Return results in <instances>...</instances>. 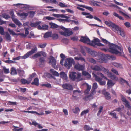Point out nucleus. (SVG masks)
<instances>
[{"mask_svg":"<svg viewBox=\"0 0 131 131\" xmlns=\"http://www.w3.org/2000/svg\"><path fill=\"white\" fill-rule=\"evenodd\" d=\"M102 41L103 43L105 44H108L109 48H107V49H103L105 51L107 50L111 53L117 54L119 56H123V52L121 48L118 46L114 44H110L109 42L106 40L102 39Z\"/></svg>","mask_w":131,"mask_h":131,"instance_id":"nucleus-1","label":"nucleus"},{"mask_svg":"<svg viewBox=\"0 0 131 131\" xmlns=\"http://www.w3.org/2000/svg\"><path fill=\"white\" fill-rule=\"evenodd\" d=\"M80 41L84 43L91 45L92 46L96 45L99 46H103L104 45L100 43V40L97 38H95L91 42L90 40L87 37H81Z\"/></svg>","mask_w":131,"mask_h":131,"instance_id":"nucleus-2","label":"nucleus"},{"mask_svg":"<svg viewBox=\"0 0 131 131\" xmlns=\"http://www.w3.org/2000/svg\"><path fill=\"white\" fill-rule=\"evenodd\" d=\"M60 28L64 31L60 32V33L62 35L66 36H68L72 35L73 34L72 31L65 28L62 26H60Z\"/></svg>","mask_w":131,"mask_h":131,"instance_id":"nucleus-3","label":"nucleus"},{"mask_svg":"<svg viewBox=\"0 0 131 131\" xmlns=\"http://www.w3.org/2000/svg\"><path fill=\"white\" fill-rule=\"evenodd\" d=\"M75 62L73 58H69L66 59L64 66L67 68L69 69L72 66V64H74Z\"/></svg>","mask_w":131,"mask_h":131,"instance_id":"nucleus-4","label":"nucleus"},{"mask_svg":"<svg viewBox=\"0 0 131 131\" xmlns=\"http://www.w3.org/2000/svg\"><path fill=\"white\" fill-rule=\"evenodd\" d=\"M110 56L108 55H105L103 54L100 56L99 58L97 59V61L99 63L104 62H106L107 61V59H109Z\"/></svg>","mask_w":131,"mask_h":131,"instance_id":"nucleus-5","label":"nucleus"},{"mask_svg":"<svg viewBox=\"0 0 131 131\" xmlns=\"http://www.w3.org/2000/svg\"><path fill=\"white\" fill-rule=\"evenodd\" d=\"M105 24L110 27L114 31L116 32L119 27L113 23L108 21H106Z\"/></svg>","mask_w":131,"mask_h":131,"instance_id":"nucleus-6","label":"nucleus"},{"mask_svg":"<svg viewBox=\"0 0 131 131\" xmlns=\"http://www.w3.org/2000/svg\"><path fill=\"white\" fill-rule=\"evenodd\" d=\"M10 14L12 16V21L15 23L18 26H20L22 25V23L18 20L16 18H15V16L14 15V13L13 11H11L10 13Z\"/></svg>","mask_w":131,"mask_h":131,"instance_id":"nucleus-7","label":"nucleus"},{"mask_svg":"<svg viewBox=\"0 0 131 131\" xmlns=\"http://www.w3.org/2000/svg\"><path fill=\"white\" fill-rule=\"evenodd\" d=\"M93 77L95 78V80L99 82L100 85H104L106 84V81H102V78L99 77V76H97L94 73L92 74Z\"/></svg>","mask_w":131,"mask_h":131,"instance_id":"nucleus-8","label":"nucleus"},{"mask_svg":"<svg viewBox=\"0 0 131 131\" xmlns=\"http://www.w3.org/2000/svg\"><path fill=\"white\" fill-rule=\"evenodd\" d=\"M37 48L35 47L32 49L31 51H29L24 56H21V58L22 59H26L28 58L29 56L34 53L37 50Z\"/></svg>","mask_w":131,"mask_h":131,"instance_id":"nucleus-9","label":"nucleus"},{"mask_svg":"<svg viewBox=\"0 0 131 131\" xmlns=\"http://www.w3.org/2000/svg\"><path fill=\"white\" fill-rule=\"evenodd\" d=\"M49 63L54 68L56 64V60L54 58L51 56L49 58Z\"/></svg>","mask_w":131,"mask_h":131,"instance_id":"nucleus-10","label":"nucleus"},{"mask_svg":"<svg viewBox=\"0 0 131 131\" xmlns=\"http://www.w3.org/2000/svg\"><path fill=\"white\" fill-rule=\"evenodd\" d=\"M43 56L45 57L46 56V54L43 51H40L38 52L37 53L35 54L32 56V58L33 59H35L37 58Z\"/></svg>","mask_w":131,"mask_h":131,"instance_id":"nucleus-11","label":"nucleus"},{"mask_svg":"<svg viewBox=\"0 0 131 131\" xmlns=\"http://www.w3.org/2000/svg\"><path fill=\"white\" fill-rule=\"evenodd\" d=\"M122 100L124 104L125 105L126 107L129 109L131 108V106L129 104V102L122 95H121Z\"/></svg>","mask_w":131,"mask_h":131,"instance_id":"nucleus-12","label":"nucleus"},{"mask_svg":"<svg viewBox=\"0 0 131 131\" xmlns=\"http://www.w3.org/2000/svg\"><path fill=\"white\" fill-rule=\"evenodd\" d=\"M74 68L75 69L78 71H81L84 69L85 66L84 65H80L79 63H77L74 65Z\"/></svg>","mask_w":131,"mask_h":131,"instance_id":"nucleus-13","label":"nucleus"},{"mask_svg":"<svg viewBox=\"0 0 131 131\" xmlns=\"http://www.w3.org/2000/svg\"><path fill=\"white\" fill-rule=\"evenodd\" d=\"M102 92V93L104 95L106 99L109 100L111 98V96L110 94L108 92H106L105 89H103Z\"/></svg>","mask_w":131,"mask_h":131,"instance_id":"nucleus-14","label":"nucleus"},{"mask_svg":"<svg viewBox=\"0 0 131 131\" xmlns=\"http://www.w3.org/2000/svg\"><path fill=\"white\" fill-rule=\"evenodd\" d=\"M62 87L64 89L69 90H72L73 89V87L72 86L69 84H65L62 85Z\"/></svg>","mask_w":131,"mask_h":131,"instance_id":"nucleus-15","label":"nucleus"},{"mask_svg":"<svg viewBox=\"0 0 131 131\" xmlns=\"http://www.w3.org/2000/svg\"><path fill=\"white\" fill-rule=\"evenodd\" d=\"M48 26L46 24L42 25V26L39 25L37 26L38 29L41 30H46L48 29Z\"/></svg>","mask_w":131,"mask_h":131,"instance_id":"nucleus-16","label":"nucleus"},{"mask_svg":"<svg viewBox=\"0 0 131 131\" xmlns=\"http://www.w3.org/2000/svg\"><path fill=\"white\" fill-rule=\"evenodd\" d=\"M74 58L76 60H80L82 62L84 61L85 62H86L84 58L80 55H79L75 56Z\"/></svg>","mask_w":131,"mask_h":131,"instance_id":"nucleus-17","label":"nucleus"},{"mask_svg":"<svg viewBox=\"0 0 131 131\" xmlns=\"http://www.w3.org/2000/svg\"><path fill=\"white\" fill-rule=\"evenodd\" d=\"M76 73L75 72H71L69 74V77L72 80H75L76 79Z\"/></svg>","mask_w":131,"mask_h":131,"instance_id":"nucleus-18","label":"nucleus"},{"mask_svg":"<svg viewBox=\"0 0 131 131\" xmlns=\"http://www.w3.org/2000/svg\"><path fill=\"white\" fill-rule=\"evenodd\" d=\"M18 16L24 18H26L28 15V13L23 12L22 13H17Z\"/></svg>","mask_w":131,"mask_h":131,"instance_id":"nucleus-19","label":"nucleus"},{"mask_svg":"<svg viewBox=\"0 0 131 131\" xmlns=\"http://www.w3.org/2000/svg\"><path fill=\"white\" fill-rule=\"evenodd\" d=\"M8 31L9 32L10 34L11 35H20L21 36H25V35L23 34V33H19L18 34H17L15 33L14 32V31L10 28H8Z\"/></svg>","mask_w":131,"mask_h":131,"instance_id":"nucleus-20","label":"nucleus"},{"mask_svg":"<svg viewBox=\"0 0 131 131\" xmlns=\"http://www.w3.org/2000/svg\"><path fill=\"white\" fill-rule=\"evenodd\" d=\"M116 31H117V33L122 37H123L125 36V33L121 28L119 27Z\"/></svg>","mask_w":131,"mask_h":131,"instance_id":"nucleus-21","label":"nucleus"},{"mask_svg":"<svg viewBox=\"0 0 131 131\" xmlns=\"http://www.w3.org/2000/svg\"><path fill=\"white\" fill-rule=\"evenodd\" d=\"M102 66H95L91 67L92 69L93 70L98 71H101Z\"/></svg>","mask_w":131,"mask_h":131,"instance_id":"nucleus-22","label":"nucleus"},{"mask_svg":"<svg viewBox=\"0 0 131 131\" xmlns=\"http://www.w3.org/2000/svg\"><path fill=\"white\" fill-rule=\"evenodd\" d=\"M108 76L114 81H117L118 80V78L114 75L112 74L111 72L108 73Z\"/></svg>","mask_w":131,"mask_h":131,"instance_id":"nucleus-23","label":"nucleus"},{"mask_svg":"<svg viewBox=\"0 0 131 131\" xmlns=\"http://www.w3.org/2000/svg\"><path fill=\"white\" fill-rule=\"evenodd\" d=\"M107 80L108 81L107 83L108 87H111L115 84V83L112 80L108 79Z\"/></svg>","mask_w":131,"mask_h":131,"instance_id":"nucleus-24","label":"nucleus"},{"mask_svg":"<svg viewBox=\"0 0 131 131\" xmlns=\"http://www.w3.org/2000/svg\"><path fill=\"white\" fill-rule=\"evenodd\" d=\"M118 12L120 14L124 16L125 18H130V17L124 11V12L121 10H119Z\"/></svg>","mask_w":131,"mask_h":131,"instance_id":"nucleus-25","label":"nucleus"},{"mask_svg":"<svg viewBox=\"0 0 131 131\" xmlns=\"http://www.w3.org/2000/svg\"><path fill=\"white\" fill-rule=\"evenodd\" d=\"M11 74L12 75H14L17 74V72L15 68L12 67L11 69Z\"/></svg>","mask_w":131,"mask_h":131,"instance_id":"nucleus-26","label":"nucleus"},{"mask_svg":"<svg viewBox=\"0 0 131 131\" xmlns=\"http://www.w3.org/2000/svg\"><path fill=\"white\" fill-rule=\"evenodd\" d=\"M85 85H86L87 87V89L85 91V93L87 94L91 88V86L89 85L87 83H85Z\"/></svg>","mask_w":131,"mask_h":131,"instance_id":"nucleus-27","label":"nucleus"},{"mask_svg":"<svg viewBox=\"0 0 131 131\" xmlns=\"http://www.w3.org/2000/svg\"><path fill=\"white\" fill-rule=\"evenodd\" d=\"M87 50L88 53L93 56H95L96 54V53L94 51L92 50L91 49L88 48Z\"/></svg>","mask_w":131,"mask_h":131,"instance_id":"nucleus-28","label":"nucleus"},{"mask_svg":"<svg viewBox=\"0 0 131 131\" xmlns=\"http://www.w3.org/2000/svg\"><path fill=\"white\" fill-rule=\"evenodd\" d=\"M41 21H38L34 23H31L30 25V26L32 27H35L37 26H38L39 24L41 23Z\"/></svg>","mask_w":131,"mask_h":131,"instance_id":"nucleus-29","label":"nucleus"},{"mask_svg":"<svg viewBox=\"0 0 131 131\" xmlns=\"http://www.w3.org/2000/svg\"><path fill=\"white\" fill-rule=\"evenodd\" d=\"M39 61V65L41 67L44 64L45 62V60L43 58H40Z\"/></svg>","mask_w":131,"mask_h":131,"instance_id":"nucleus-30","label":"nucleus"},{"mask_svg":"<svg viewBox=\"0 0 131 131\" xmlns=\"http://www.w3.org/2000/svg\"><path fill=\"white\" fill-rule=\"evenodd\" d=\"M103 71L108 76V73H110L111 72H109L108 70L106 69L105 68L102 66L101 68V71Z\"/></svg>","mask_w":131,"mask_h":131,"instance_id":"nucleus-31","label":"nucleus"},{"mask_svg":"<svg viewBox=\"0 0 131 131\" xmlns=\"http://www.w3.org/2000/svg\"><path fill=\"white\" fill-rule=\"evenodd\" d=\"M60 75L61 77L63 79L66 80L67 77L65 73L64 72H62L60 73Z\"/></svg>","mask_w":131,"mask_h":131,"instance_id":"nucleus-32","label":"nucleus"},{"mask_svg":"<svg viewBox=\"0 0 131 131\" xmlns=\"http://www.w3.org/2000/svg\"><path fill=\"white\" fill-rule=\"evenodd\" d=\"M52 16L57 18L60 17L62 18H64L65 15L63 14H52Z\"/></svg>","mask_w":131,"mask_h":131,"instance_id":"nucleus-33","label":"nucleus"},{"mask_svg":"<svg viewBox=\"0 0 131 131\" xmlns=\"http://www.w3.org/2000/svg\"><path fill=\"white\" fill-rule=\"evenodd\" d=\"M84 130L85 131H89L93 130V128L90 127L89 126L86 125H85L84 126Z\"/></svg>","mask_w":131,"mask_h":131,"instance_id":"nucleus-34","label":"nucleus"},{"mask_svg":"<svg viewBox=\"0 0 131 131\" xmlns=\"http://www.w3.org/2000/svg\"><path fill=\"white\" fill-rule=\"evenodd\" d=\"M73 112L75 114H78L80 111L79 108L78 107H75L72 109Z\"/></svg>","mask_w":131,"mask_h":131,"instance_id":"nucleus-35","label":"nucleus"},{"mask_svg":"<svg viewBox=\"0 0 131 131\" xmlns=\"http://www.w3.org/2000/svg\"><path fill=\"white\" fill-rule=\"evenodd\" d=\"M59 5L62 7H70V6L69 5H68L65 3L61 2L59 3Z\"/></svg>","mask_w":131,"mask_h":131,"instance_id":"nucleus-36","label":"nucleus"},{"mask_svg":"<svg viewBox=\"0 0 131 131\" xmlns=\"http://www.w3.org/2000/svg\"><path fill=\"white\" fill-rule=\"evenodd\" d=\"M50 72L54 75L57 76L59 75L58 73L55 71L53 69H51L50 70Z\"/></svg>","mask_w":131,"mask_h":131,"instance_id":"nucleus-37","label":"nucleus"},{"mask_svg":"<svg viewBox=\"0 0 131 131\" xmlns=\"http://www.w3.org/2000/svg\"><path fill=\"white\" fill-rule=\"evenodd\" d=\"M13 5L14 6L17 7L18 8H21V7L22 6H28L27 5L21 3H18L17 4H14Z\"/></svg>","mask_w":131,"mask_h":131,"instance_id":"nucleus-38","label":"nucleus"},{"mask_svg":"<svg viewBox=\"0 0 131 131\" xmlns=\"http://www.w3.org/2000/svg\"><path fill=\"white\" fill-rule=\"evenodd\" d=\"M30 27H29L28 28H27L26 27H25L24 28L25 29V34H23L25 35V36H21L23 37H25L28 34H29V31L28 30L30 29Z\"/></svg>","mask_w":131,"mask_h":131,"instance_id":"nucleus-39","label":"nucleus"},{"mask_svg":"<svg viewBox=\"0 0 131 131\" xmlns=\"http://www.w3.org/2000/svg\"><path fill=\"white\" fill-rule=\"evenodd\" d=\"M43 19L45 20L47 19L49 20L50 21L55 20V18L51 17L49 16H47L44 17Z\"/></svg>","mask_w":131,"mask_h":131,"instance_id":"nucleus-40","label":"nucleus"},{"mask_svg":"<svg viewBox=\"0 0 131 131\" xmlns=\"http://www.w3.org/2000/svg\"><path fill=\"white\" fill-rule=\"evenodd\" d=\"M82 74L83 75L86 76L88 78H90L91 77V75L86 71H83L82 72Z\"/></svg>","mask_w":131,"mask_h":131,"instance_id":"nucleus-41","label":"nucleus"},{"mask_svg":"<svg viewBox=\"0 0 131 131\" xmlns=\"http://www.w3.org/2000/svg\"><path fill=\"white\" fill-rule=\"evenodd\" d=\"M31 81V80H30L27 81V80L24 79H22L21 80V82L23 84H29L30 83Z\"/></svg>","mask_w":131,"mask_h":131,"instance_id":"nucleus-42","label":"nucleus"},{"mask_svg":"<svg viewBox=\"0 0 131 131\" xmlns=\"http://www.w3.org/2000/svg\"><path fill=\"white\" fill-rule=\"evenodd\" d=\"M6 40L8 41H10L11 40V37L10 35L8 32H6Z\"/></svg>","mask_w":131,"mask_h":131,"instance_id":"nucleus-43","label":"nucleus"},{"mask_svg":"<svg viewBox=\"0 0 131 131\" xmlns=\"http://www.w3.org/2000/svg\"><path fill=\"white\" fill-rule=\"evenodd\" d=\"M12 127L14 128L12 129L13 131H19L22 130V128H19L18 127L14 125Z\"/></svg>","mask_w":131,"mask_h":131,"instance_id":"nucleus-44","label":"nucleus"},{"mask_svg":"<svg viewBox=\"0 0 131 131\" xmlns=\"http://www.w3.org/2000/svg\"><path fill=\"white\" fill-rule=\"evenodd\" d=\"M50 24L51 26V27L52 28H56L58 27V25L53 23H50Z\"/></svg>","mask_w":131,"mask_h":131,"instance_id":"nucleus-45","label":"nucleus"},{"mask_svg":"<svg viewBox=\"0 0 131 131\" xmlns=\"http://www.w3.org/2000/svg\"><path fill=\"white\" fill-rule=\"evenodd\" d=\"M3 70L5 74H7L9 72V69L6 68L5 67H3Z\"/></svg>","mask_w":131,"mask_h":131,"instance_id":"nucleus-46","label":"nucleus"},{"mask_svg":"<svg viewBox=\"0 0 131 131\" xmlns=\"http://www.w3.org/2000/svg\"><path fill=\"white\" fill-rule=\"evenodd\" d=\"M2 17L4 18L7 19L10 18V16L8 14H7L6 13H4L2 14Z\"/></svg>","mask_w":131,"mask_h":131,"instance_id":"nucleus-47","label":"nucleus"},{"mask_svg":"<svg viewBox=\"0 0 131 131\" xmlns=\"http://www.w3.org/2000/svg\"><path fill=\"white\" fill-rule=\"evenodd\" d=\"M97 74L98 75L100 76L102 78H104L105 79H107V78L101 72H98L97 73Z\"/></svg>","mask_w":131,"mask_h":131,"instance_id":"nucleus-48","label":"nucleus"},{"mask_svg":"<svg viewBox=\"0 0 131 131\" xmlns=\"http://www.w3.org/2000/svg\"><path fill=\"white\" fill-rule=\"evenodd\" d=\"M109 114L112 116L114 118H115L116 119H117L118 118V117L116 116V113H114L113 112H110Z\"/></svg>","mask_w":131,"mask_h":131,"instance_id":"nucleus-49","label":"nucleus"},{"mask_svg":"<svg viewBox=\"0 0 131 131\" xmlns=\"http://www.w3.org/2000/svg\"><path fill=\"white\" fill-rule=\"evenodd\" d=\"M38 81V78H35L34 79V82L32 83V84L36 85H38L39 84Z\"/></svg>","mask_w":131,"mask_h":131,"instance_id":"nucleus-50","label":"nucleus"},{"mask_svg":"<svg viewBox=\"0 0 131 131\" xmlns=\"http://www.w3.org/2000/svg\"><path fill=\"white\" fill-rule=\"evenodd\" d=\"M51 35V32H47L45 34L44 37L45 38H47L50 37Z\"/></svg>","mask_w":131,"mask_h":131,"instance_id":"nucleus-51","label":"nucleus"},{"mask_svg":"<svg viewBox=\"0 0 131 131\" xmlns=\"http://www.w3.org/2000/svg\"><path fill=\"white\" fill-rule=\"evenodd\" d=\"M18 71L19 74L20 76H24V71L18 69Z\"/></svg>","mask_w":131,"mask_h":131,"instance_id":"nucleus-52","label":"nucleus"},{"mask_svg":"<svg viewBox=\"0 0 131 131\" xmlns=\"http://www.w3.org/2000/svg\"><path fill=\"white\" fill-rule=\"evenodd\" d=\"M88 60L89 62L92 63L93 64H96V61L94 59L92 58H88Z\"/></svg>","mask_w":131,"mask_h":131,"instance_id":"nucleus-53","label":"nucleus"},{"mask_svg":"<svg viewBox=\"0 0 131 131\" xmlns=\"http://www.w3.org/2000/svg\"><path fill=\"white\" fill-rule=\"evenodd\" d=\"M41 85L42 86H45L49 88H51V85L48 83L43 84Z\"/></svg>","mask_w":131,"mask_h":131,"instance_id":"nucleus-54","label":"nucleus"},{"mask_svg":"<svg viewBox=\"0 0 131 131\" xmlns=\"http://www.w3.org/2000/svg\"><path fill=\"white\" fill-rule=\"evenodd\" d=\"M17 104V103L15 102H12L10 101H8L7 103L8 105H16Z\"/></svg>","mask_w":131,"mask_h":131,"instance_id":"nucleus-55","label":"nucleus"},{"mask_svg":"<svg viewBox=\"0 0 131 131\" xmlns=\"http://www.w3.org/2000/svg\"><path fill=\"white\" fill-rule=\"evenodd\" d=\"M89 112V110L86 109L83 111L81 113V115L82 116H83L84 115L87 114Z\"/></svg>","mask_w":131,"mask_h":131,"instance_id":"nucleus-56","label":"nucleus"},{"mask_svg":"<svg viewBox=\"0 0 131 131\" xmlns=\"http://www.w3.org/2000/svg\"><path fill=\"white\" fill-rule=\"evenodd\" d=\"M103 107L102 106H100L99 108V111L97 114V115L99 116L100 113L103 110Z\"/></svg>","mask_w":131,"mask_h":131,"instance_id":"nucleus-57","label":"nucleus"},{"mask_svg":"<svg viewBox=\"0 0 131 131\" xmlns=\"http://www.w3.org/2000/svg\"><path fill=\"white\" fill-rule=\"evenodd\" d=\"M3 74V72L1 70H0V82L3 81L4 80L3 79L1 78Z\"/></svg>","mask_w":131,"mask_h":131,"instance_id":"nucleus-58","label":"nucleus"},{"mask_svg":"<svg viewBox=\"0 0 131 131\" xmlns=\"http://www.w3.org/2000/svg\"><path fill=\"white\" fill-rule=\"evenodd\" d=\"M113 66L116 67L121 68V66L119 63L116 62H113Z\"/></svg>","mask_w":131,"mask_h":131,"instance_id":"nucleus-59","label":"nucleus"},{"mask_svg":"<svg viewBox=\"0 0 131 131\" xmlns=\"http://www.w3.org/2000/svg\"><path fill=\"white\" fill-rule=\"evenodd\" d=\"M81 74L80 73H78L77 74V77H76V79H77L79 80H81L82 79L80 78L81 76Z\"/></svg>","mask_w":131,"mask_h":131,"instance_id":"nucleus-60","label":"nucleus"},{"mask_svg":"<svg viewBox=\"0 0 131 131\" xmlns=\"http://www.w3.org/2000/svg\"><path fill=\"white\" fill-rule=\"evenodd\" d=\"M125 25L127 27L129 28L130 27V24L129 22H126L124 23Z\"/></svg>","mask_w":131,"mask_h":131,"instance_id":"nucleus-61","label":"nucleus"},{"mask_svg":"<svg viewBox=\"0 0 131 131\" xmlns=\"http://www.w3.org/2000/svg\"><path fill=\"white\" fill-rule=\"evenodd\" d=\"M111 71L115 73L116 75H119L118 72L115 69L112 68L111 69Z\"/></svg>","mask_w":131,"mask_h":131,"instance_id":"nucleus-62","label":"nucleus"},{"mask_svg":"<svg viewBox=\"0 0 131 131\" xmlns=\"http://www.w3.org/2000/svg\"><path fill=\"white\" fill-rule=\"evenodd\" d=\"M53 38L54 39H57L58 37V36L57 34H54L52 36Z\"/></svg>","mask_w":131,"mask_h":131,"instance_id":"nucleus-63","label":"nucleus"},{"mask_svg":"<svg viewBox=\"0 0 131 131\" xmlns=\"http://www.w3.org/2000/svg\"><path fill=\"white\" fill-rule=\"evenodd\" d=\"M80 92V91H79L78 90H74L73 91V93L74 94L77 95Z\"/></svg>","mask_w":131,"mask_h":131,"instance_id":"nucleus-64","label":"nucleus"}]
</instances>
